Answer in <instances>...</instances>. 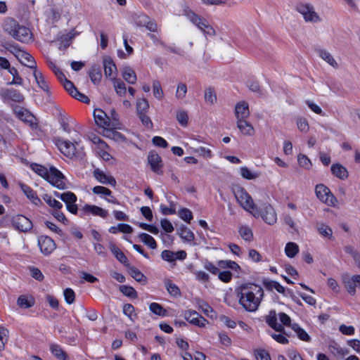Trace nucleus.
<instances>
[{
  "label": "nucleus",
  "mask_w": 360,
  "mask_h": 360,
  "mask_svg": "<svg viewBox=\"0 0 360 360\" xmlns=\"http://www.w3.org/2000/svg\"><path fill=\"white\" fill-rule=\"evenodd\" d=\"M94 178L103 184H108L113 187L116 186V180L112 176H107L103 171L100 169H96L94 171Z\"/></svg>",
  "instance_id": "nucleus-21"
},
{
  "label": "nucleus",
  "mask_w": 360,
  "mask_h": 360,
  "mask_svg": "<svg viewBox=\"0 0 360 360\" xmlns=\"http://www.w3.org/2000/svg\"><path fill=\"white\" fill-rule=\"evenodd\" d=\"M148 162L152 171L158 174H162L163 163L160 156L154 150L149 152Z\"/></svg>",
  "instance_id": "nucleus-14"
},
{
  "label": "nucleus",
  "mask_w": 360,
  "mask_h": 360,
  "mask_svg": "<svg viewBox=\"0 0 360 360\" xmlns=\"http://www.w3.org/2000/svg\"><path fill=\"white\" fill-rule=\"evenodd\" d=\"M11 224L15 229L24 233L30 231L33 227L32 221L22 214L13 217Z\"/></svg>",
  "instance_id": "nucleus-12"
},
{
  "label": "nucleus",
  "mask_w": 360,
  "mask_h": 360,
  "mask_svg": "<svg viewBox=\"0 0 360 360\" xmlns=\"http://www.w3.org/2000/svg\"><path fill=\"white\" fill-rule=\"evenodd\" d=\"M92 191L95 194H101L107 196H110L112 195V191L110 189L101 186H94Z\"/></svg>",
  "instance_id": "nucleus-60"
},
{
  "label": "nucleus",
  "mask_w": 360,
  "mask_h": 360,
  "mask_svg": "<svg viewBox=\"0 0 360 360\" xmlns=\"http://www.w3.org/2000/svg\"><path fill=\"white\" fill-rule=\"evenodd\" d=\"M94 117L96 124L99 127H110L114 126L106 113L101 109H96L94 111Z\"/></svg>",
  "instance_id": "nucleus-16"
},
{
  "label": "nucleus",
  "mask_w": 360,
  "mask_h": 360,
  "mask_svg": "<svg viewBox=\"0 0 360 360\" xmlns=\"http://www.w3.org/2000/svg\"><path fill=\"white\" fill-rule=\"evenodd\" d=\"M62 84L64 88L66 89V91H68L72 96H73V95L75 93H78V90L75 86L74 84L68 79H65V81L62 82Z\"/></svg>",
  "instance_id": "nucleus-59"
},
{
  "label": "nucleus",
  "mask_w": 360,
  "mask_h": 360,
  "mask_svg": "<svg viewBox=\"0 0 360 360\" xmlns=\"http://www.w3.org/2000/svg\"><path fill=\"white\" fill-rule=\"evenodd\" d=\"M237 127L243 135L253 136L255 134L253 126L246 119L237 120Z\"/></svg>",
  "instance_id": "nucleus-24"
},
{
  "label": "nucleus",
  "mask_w": 360,
  "mask_h": 360,
  "mask_svg": "<svg viewBox=\"0 0 360 360\" xmlns=\"http://www.w3.org/2000/svg\"><path fill=\"white\" fill-rule=\"evenodd\" d=\"M131 18L138 27H146L150 32H156L158 30L157 22L143 13H134Z\"/></svg>",
  "instance_id": "nucleus-11"
},
{
  "label": "nucleus",
  "mask_w": 360,
  "mask_h": 360,
  "mask_svg": "<svg viewBox=\"0 0 360 360\" xmlns=\"http://www.w3.org/2000/svg\"><path fill=\"white\" fill-rule=\"evenodd\" d=\"M17 304L21 308L27 309L34 304V300L33 297L29 299L26 295H22L18 298Z\"/></svg>",
  "instance_id": "nucleus-38"
},
{
  "label": "nucleus",
  "mask_w": 360,
  "mask_h": 360,
  "mask_svg": "<svg viewBox=\"0 0 360 360\" xmlns=\"http://www.w3.org/2000/svg\"><path fill=\"white\" fill-rule=\"evenodd\" d=\"M139 239L151 249L157 248V243L155 239L149 234L141 233L139 235Z\"/></svg>",
  "instance_id": "nucleus-39"
},
{
  "label": "nucleus",
  "mask_w": 360,
  "mask_h": 360,
  "mask_svg": "<svg viewBox=\"0 0 360 360\" xmlns=\"http://www.w3.org/2000/svg\"><path fill=\"white\" fill-rule=\"evenodd\" d=\"M30 167L35 173L43 177L56 188L60 190L67 188L65 176L56 167H51L50 169L48 170L44 166L37 163H32Z\"/></svg>",
  "instance_id": "nucleus-2"
},
{
  "label": "nucleus",
  "mask_w": 360,
  "mask_h": 360,
  "mask_svg": "<svg viewBox=\"0 0 360 360\" xmlns=\"http://www.w3.org/2000/svg\"><path fill=\"white\" fill-rule=\"evenodd\" d=\"M4 30L15 39L22 43H29L32 41V34L30 29L19 23L13 18H9L4 23Z\"/></svg>",
  "instance_id": "nucleus-3"
},
{
  "label": "nucleus",
  "mask_w": 360,
  "mask_h": 360,
  "mask_svg": "<svg viewBox=\"0 0 360 360\" xmlns=\"http://www.w3.org/2000/svg\"><path fill=\"white\" fill-rule=\"evenodd\" d=\"M266 323L269 327L273 328L277 332L285 333V328L283 326H290L291 319L284 312L276 313L275 310H271L269 314L265 317Z\"/></svg>",
  "instance_id": "nucleus-4"
},
{
  "label": "nucleus",
  "mask_w": 360,
  "mask_h": 360,
  "mask_svg": "<svg viewBox=\"0 0 360 360\" xmlns=\"http://www.w3.org/2000/svg\"><path fill=\"white\" fill-rule=\"evenodd\" d=\"M185 319L191 324L204 328L207 321L202 317L199 313L193 310H188L184 313Z\"/></svg>",
  "instance_id": "nucleus-15"
},
{
  "label": "nucleus",
  "mask_w": 360,
  "mask_h": 360,
  "mask_svg": "<svg viewBox=\"0 0 360 360\" xmlns=\"http://www.w3.org/2000/svg\"><path fill=\"white\" fill-rule=\"evenodd\" d=\"M343 281L348 292L354 295L356 292V287H360V275L347 276L344 277Z\"/></svg>",
  "instance_id": "nucleus-17"
},
{
  "label": "nucleus",
  "mask_w": 360,
  "mask_h": 360,
  "mask_svg": "<svg viewBox=\"0 0 360 360\" xmlns=\"http://www.w3.org/2000/svg\"><path fill=\"white\" fill-rule=\"evenodd\" d=\"M262 283L266 289L269 291H272L275 289L279 293L283 294L285 292V288L277 281L269 278H264Z\"/></svg>",
  "instance_id": "nucleus-27"
},
{
  "label": "nucleus",
  "mask_w": 360,
  "mask_h": 360,
  "mask_svg": "<svg viewBox=\"0 0 360 360\" xmlns=\"http://www.w3.org/2000/svg\"><path fill=\"white\" fill-rule=\"evenodd\" d=\"M42 198L50 207L55 210H60L63 207L61 202L52 198V197L48 194H44Z\"/></svg>",
  "instance_id": "nucleus-43"
},
{
  "label": "nucleus",
  "mask_w": 360,
  "mask_h": 360,
  "mask_svg": "<svg viewBox=\"0 0 360 360\" xmlns=\"http://www.w3.org/2000/svg\"><path fill=\"white\" fill-rule=\"evenodd\" d=\"M239 233L241 238L246 241H251L253 238L252 230L246 226H242L239 229Z\"/></svg>",
  "instance_id": "nucleus-44"
},
{
  "label": "nucleus",
  "mask_w": 360,
  "mask_h": 360,
  "mask_svg": "<svg viewBox=\"0 0 360 360\" xmlns=\"http://www.w3.org/2000/svg\"><path fill=\"white\" fill-rule=\"evenodd\" d=\"M165 285H166V288H167L168 292L171 295H173V296H179L180 295L181 292H180L179 288L177 287V285H176L175 284L172 283L170 281H167L165 283Z\"/></svg>",
  "instance_id": "nucleus-53"
},
{
  "label": "nucleus",
  "mask_w": 360,
  "mask_h": 360,
  "mask_svg": "<svg viewBox=\"0 0 360 360\" xmlns=\"http://www.w3.org/2000/svg\"><path fill=\"white\" fill-rule=\"evenodd\" d=\"M318 53H319V56L323 60H324L326 62H327L330 65H331L332 67H333L335 68H338V63L336 62V60L334 59L333 56L329 52H328L327 51L323 50V49H319L318 51Z\"/></svg>",
  "instance_id": "nucleus-35"
},
{
  "label": "nucleus",
  "mask_w": 360,
  "mask_h": 360,
  "mask_svg": "<svg viewBox=\"0 0 360 360\" xmlns=\"http://www.w3.org/2000/svg\"><path fill=\"white\" fill-rule=\"evenodd\" d=\"M316 197L323 203L329 206H335L337 199L330 189L323 184H318L315 188Z\"/></svg>",
  "instance_id": "nucleus-8"
},
{
  "label": "nucleus",
  "mask_w": 360,
  "mask_h": 360,
  "mask_svg": "<svg viewBox=\"0 0 360 360\" xmlns=\"http://www.w3.org/2000/svg\"><path fill=\"white\" fill-rule=\"evenodd\" d=\"M296 10L304 18L306 22H319L321 20L313 6L309 4H301L297 6Z\"/></svg>",
  "instance_id": "nucleus-10"
},
{
  "label": "nucleus",
  "mask_w": 360,
  "mask_h": 360,
  "mask_svg": "<svg viewBox=\"0 0 360 360\" xmlns=\"http://www.w3.org/2000/svg\"><path fill=\"white\" fill-rule=\"evenodd\" d=\"M103 67L105 75L110 77L114 72L117 70L116 65L113 63L112 58L109 56H105L103 58Z\"/></svg>",
  "instance_id": "nucleus-29"
},
{
  "label": "nucleus",
  "mask_w": 360,
  "mask_h": 360,
  "mask_svg": "<svg viewBox=\"0 0 360 360\" xmlns=\"http://www.w3.org/2000/svg\"><path fill=\"white\" fill-rule=\"evenodd\" d=\"M112 80L117 94L120 96H125L127 93V88L124 82L116 78H112Z\"/></svg>",
  "instance_id": "nucleus-36"
},
{
  "label": "nucleus",
  "mask_w": 360,
  "mask_h": 360,
  "mask_svg": "<svg viewBox=\"0 0 360 360\" xmlns=\"http://www.w3.org/2000/svg\"><path fill=\"white\" fill-rule=\"evenodd\" d=\"M55 143L60 151L68 158L74 156H81L82 148L79 146V141L74 140L73 142L65 141L59 138L55 139Z\"/></svg>",
  "instance_id": "nucleus-5"
},
{
  "label": "nucleus",
  "mask_w": 360,
  "mask_h": 360,
  "mask_svg": "<svg viewBox=\"0 0 360 360\" xmlns=\"http://www.w3.org/2000/svg\"><path fill=\"white\" fill-rule=\"evenodd\" d=\"M109 248L111 252L120 262L123 264L125 266H129V263L128 262V259L123 253V252H122V250L118 247H117L115 243H110L109 244Z\"/></svg>",
  "instance_id": "nucleus-22"
},
{
  "label": "nucleus",
  "mask_w": 360,
  "mask_h": 360,
  "mask_svg": "<svg viewBox=\"0 0 360 360\" xmlns=\"http://www.w3.org/2000/svg\"><path fill=\"white\" fill-rule=\"evenodd\" d=\"M177 233L184 240L187 242H191L195 238L194 233L184 225L177 229Z\"/></svg>",
  "instance_id": "nucleus-30"
},
{
  "label": "nucleus",
  "mask_w": 360,
  "mask_h": 360,
  "mask_svg": "<svg viewBox=\"0 0 360 360\" xmlns=\"http://www.w3.org/2000/svg\"><path fill=\"white\" fill-rule=\"evenodd\" d=\"M16 58L23 65L33 70L37 69V63L32 56L29 53L22 50L20 53H18Z\"/></svg>",
  "instance_id": "nucleus-19"
},
{
  "label": "nucleus",
  "mask_w": 360,
  "mask_h": 360,
  "mask_svg": "<svg viewBox=\"0 0 360 360\" xmlns=\"http://www.w3.org/2000/svg\"><path fill=\"white\" fill-rule=\"evenodd\" d=\"M84 210L86 212H90L94 215L100 216L103 218H105L108 215L107 211L96 205H86L84 207Z\"/></svg>",
  "instance_id": "nucleus-32"
},
{
  "label": "nucleus",
  "mask_w": 360,
  "mask_h": 360,
  "mask_svg": "<svg viewBox=\"0 0 360 360\" xmlns=\"http://www.w3.org/2000/svg\"><path fill=\"white\" fill-rule=\"evenodd\" d=\"M149 309L155 315L165 317L167 314V311L162 306L158 303L153 302L149 305Z\"/></svg>",
  "instance_id": "nucleus-40"
},
{
  "label": "nucleus",
  "mask_w": 360,
  "mask_h": 360,
  "mask_svg": "<svg viewBox=\"0 0 360 360\" xmlns=\"http://www.w3.org/2000/svg\"><path fill=\"white\" fill-rule=\"evenodd\" d=\"M297 128L303 132L308 131L309 127L307 120L305 118H300L297 121Z\"/></svg>",
  "instance_id": "nucleus-64"
},
{
  "label": "nucleus",
  "mask_w": 360,
  "mask_h": 360,
  "mask_svg": "<svg viewBox=\"0 0 360 360\" xmlns=\"http://www.w3.org/2000/svg\"><path fill=\"white\" fill-rule=\"evenodd\" d=\"M64 297H65V302L69 304L73 303V302L75 301V292L70 288H66L64 290Z\"/></svg>",
  "instance_id": "nucleus-63"
},
{
  "label": "nucleus",
  "mask_w": 360,
  "mask_h": 360,
  "mask_svg": "<svg viewBox=\"0 0 360 360\" xmlns=\"http://www.w3.org/2000/svg\"><path fill=\"white\" fill-rule=\"evenodd\" d=\"M291 328L296 333L298 338L303 341L309 342L311 340L310 336L308 333L297 323H293L291 326Z\"/></svg>",
  "instance_id": "nucleus-37"
},
{
  "label": "nucleus",
  "mask_w": 360,
  "mask_h": 360,
  "mask_svg": "<svg viewBox=\"0 0 360 360\" xmlns=\"http://www.w3.org/2000/svg\"><path fill=\"white\" fill-rule=\"evenodd\" d=\"M149 108V103L145 98L139 99L136 103L137 114L146 113Z\"/></svg>",
  "instance_id": "nucleus-46"
},
{
  "label": "nucleus",
  "mask_w": 360,
  "mask_h": 360,
  "mask_svg": "<svg viewBox=\"0 0 360 360\" xmlns=\"http://www.w3.org/2000/svg\"><path fill=\"white\" fill-rule=\"evenodd\" d=\"M176 120L181 126L186 127L188 124V116L187 112L184 110L177 111Z\"/></svg>",
  "instance_id": "nucleus-54"
},
{
  "label": "nucleus",
  "mask_w": 360,
  "mask_h": 360,
  "mask_svg": "<svg viewBox=\"0 0 360 360\" xmlns=\"http://www.w3.org/2000/svg\"><path fill=\"white\" fill-rule=\"evenodd\" d=\"M122 77L130 84H134L137 79L135 72L130 67L123 68Z\"/></svg>",
  "instance_id": "nucleus-31"
},
{
  "label": "nucleus",
  "mask_w": 360,
  "mask_h": 360,
  "mask_svg": "<svg viewBox=\"0 0 360 360\" xmlns=\"http://www.w3.org/2000/svg\"><path fill=\"white\" fill-rule=\"evenodd\" d=\"M235 115L237 120L247 119L250 116L248 103L245 101L238 103L235 108Z\"/></svg>",
  "instance_id": "nucleus-18"
},
{
  "label": "nucleus",
  "mask_w": 360,
  "mask_h": 360,
  "mask_svg": "<svg viewBox=\"0 0 360 360\" xmlns=\"http://www.w3.org/2000/svg\"><path fill=\"white\" fill-rule=\"evenodd\" d=\"M50 351L58 359L68 360L67 354L63 350L60 345L57 344H51L50 345Z\"/></svg>",
  "instance_id": "nucleus-33"
},
{
  "label": "nucleus",
  "mask_w": 360,
  "mask_h": 360,
  "mask_svg": "<svg viewBox=\"0 0 360 360\" xmlns=\"http://www.w3.org/2000/svg\"><path fill=\"white\" fill-rule=\"evenodd\" d=\"M250 213L255 217H261L263 220L269 225H273L276 222L277 215L274 207L268 203H265L261 208L256 206L250 211Z\"/></svg>",
  "instance_id": "nucleus-6"
},
{
  "label": "nucleus",
  "mask_w": 360,
  "mask_h": 360,
  "mask_svg": "<svg viewBox=\"0 0 360 360\" xmlns=\"http://www.w3.org/2000/svg\"><path fill=\"white\" fill-rule=\"evenodd\" d=\"M7 51L13 53L16 58L18 56V53L22 51L21 50L18 46L15 45L11 43L6 42L2 45Z\"/></svg>",
  "instance_id": "nucleus-55"
},
{
  "label": "nucleus",
  "mask_w": 360,
  "mask_h": 360,
  "mask_svg": "<svg viewBox=\"0 0 360 360\" xmlns=\"http://www.w3.org/2000/svg\"><path fill=\"white\" fill-rule=\"evenodd\" d=\"M187 18L194 25H195L200 30H202L205 34L212 36L214 34L215 31L211 25H210L207 21L203 18H201L197 14L193 11H188L186 13Z\"/></svg>",
  "instance_id": "nucleus-9"
},
{
  "label": "nucleus",
  "mask_w": 360,
  "mask_h": 360,
  "mask_svg": "<svg viewBox=\"0 0 360 360\" xmlns=\"http://www.w3.org/2000/svg\"><path fill=\"white\" fill-rule=\"evenodd\" d=\"M219 265L222 268H229L234 271H238L240 269V266L236 262L231 260H221L219 262Z\"/></svg>",
  "instance_id": "nucleus-52"
},
{
  "label": "nucleus",
  "mask_w": 360,
  "mask_h": 360,
  "mask_svg": "<svg viewBox=\"0 0 360 360\" xmlns=\"http://www.w3.org/2000/svg\"><path fill=\"white\" fill-rule=\"evenodd\" d=\"M33 75H34L36 82L38 84V86H39V88H41L43 91H44L46 93V94L49 96L50 91H49V85H48L47 82L46 81L42 72H41L40 71H38L37 69H35V70H34Z\"/></svg>",
  "instance_id": "nucleus-25"
},
{
  "label": "nucleus",
  "mask_w": 360,
  "mask_h": 360,
  "mask_svg": "<svg viewBox=\"0 0 360 360\" xmlns=\"http://www.w3.org/2000/svg\"><path fill=\"white\" fill-rule=\"evenodd\" d=\"M240 175L243 178L248 180L255 179L259 176L258 173L252 172L247 167H243L240 168Z\"/></svg>",
  "instance_id": "nucleus-50"
},
{
  "label": "nucleus",
  "mask_w": 360,
  "mask_h": 360,
  "mask_svg": "<svg viewBox=\"0 0 360 360\" xmlns=\"http://www.w3.org/2000/svg\"><path fill=\"white\" fill-rule=\"evenodd\" d=\"M1 95L4 100H11L16 103H22L24 101V96L14 89H5Z\"/></svg>",
  "instance_id": "nucleus-20"
},
{
  "label": "nucleus",
  "mask_w": 360,
  "mask_h": 360,
  "mask_svg": "<svg viewBox=\"0 0 360 360\" xmlns=\"http://www.w3.org/2000/svg\"><path fill=\"white\" fill-rule=\"evenodd\" d=\"M60 199L67 205L71 202H75L77 201V196L72 192L68 191L62 193Z\"/></svg>",
  "instance_id": "nucleus-51"
},
{
  "label": "nucleus",
  "mask_w": 360,
  "mask_h": 360,
  "mask_svg": "<svg viewBox=\"0 0 360 360\" xmlns=\"http://www.w3.org/2000/svg\"><path fill=\"white\" fill-rule=\"evenodd\" d=\"M233 192L237 201L245 210L250 212L255 208L252 197L244 188L238 187Z\"/></svg>",
  "instance_id": "nucleus-7"
},
{
  "label": "nucleus",
  "mask_w": 360,
  "mask_h": 360,
  "mask_svg": "<svg viewBox=\"0 0 360 360\" xmlns=\"http://www.w3.org/2000/svg\"><path fill=\"white\" fill-rule=\"evenodd\" d=\"M179 215L181 219L187 223H190L193 219V214L191 211L187 208H183L179 210Z\"/></svg>",
  "instance_id": "nucleus-56"
},
{
  "label": "nucleus",
  "mask_w": 360,
  "mask_h": 360,
  "mask_svg": "<svg viewBox=\"0 0 360 360\" xmlns=\"http://www.w3.org/2000/svg\"><path fill=\"white\" fill-rule=\"evenodd\" d=\"M285 252L290 258H293L299 252V246L293 242H289L285 248Z\"/></svg>",
  "instance_id": "nucleus-41"
},
{
  "label": "nucleus",
  "mask_w": 360,
  "mask_h": 360,
  "mask_svg": "<svg viewBox=\"0 0 360 360\" xmlns=\"http://www.w3.org/2000/svg\"><path fill=\"white\" fill-rule=\"evenodd\" d=\"M205 99L206 102L212 104L216 100L217 97L214 94V90L211 88L207 89L205 91Z\"/></svg>",
  "instance_id": "nucleus-62"
},
{
  "label": "nucleus",
  "mask_w": 360,
  "mask_h": 360,
  "mask_svg": "<svg viewBox=\"0 0 360 360\" xmlns=\"http://www.w3.org/2000/svg\"><path fill=\"white\" fill-rule=\"evenodd\" d=\"M195 302L206 316H209L210 313L213 311L212 308L204 300L200 298H196Z\"/></svg>",
  "instance_id": "nucleus-49"
},
{
  "label": "nucleus",
  "mask_w": 360,
  "mask_h": 360,
  "mask_svg": "<svg viewBox=\"0 0 360 360\" xmlns=\"http://www.w3.org/2000/svg\"><path fill=\"white\" fill-rule=\"evenodd\" d=\"M239 304L249 312L256 311L264 297L263 288L255 283H247L236 289Z\"/></svg>",
  "instance_id": "nucleus-1"
},
{
  "label": "nucleus",
  "mask_w": 360,
  "mask_h": 360,
  "mask_svg": "<svg viewBox=\"0 0 360 360\" xmlns=\"http://www.w3.org/2000/svg\"><path fill=\"white\" fill-rule=\"evenodd\" d=\"M319 233L326 238L331 239L333 238L332 229L325 224H321L317 227Z\"/></svg>",
  "instance_id": "nucleus-47"
},
{
  "label": "nucleus",
  "mask_w": 360,
  "mask_h": 360,
  "mask_svg": "<svg viewBox=\"0 0 360 360\" xmlns=\"http://www.w3.org/2000/svg\"><path fill=\"white\" fill-rule=\"evenodd\" d=\"M130 276L134 278L137 282L145 284L146 283V277L138 269L134 266H127Z\"/></svg>",
  "instance_id": "nucleus-34"
},
{
  "label": "nucleus",
  "mask_w": 360,
  "mask_h": 360,
  "mask_svg": "<svg viewBox=\"0 0 360 360\" xmlns=\"http://www.w3.org/2000/svg\"><path fill=\"white\" fill-rule=\"evenodd\" d=\"M285 335L289 336V335H288L285 332V333H281L280 334H276V333L271 334V337L274 340H275L276 342H278L281 344H283V345L288 344L289 342L288 338Z\"/></svg>",
  "instance_id": "nucleus-61"
},
{
  "label": "nucleus",
  "mask_w": 360,
  "mask_h": 360,
  "mask_svg": "<svg viewBox=\"0 0 360 360\" xmlns=\"http://www.w3.org/2000/svg\"><path fill=\"white\" fill-rule=\"evenodd\" d=\"M38 245L41 253L44 255H49L56 248L54 240L51 238L45 236L39 238Z\"/></svg>",
  "instance_id": "nucleus-13"
},
{
  "label": "nucleus",
  "mask_w": 360,
  "mask_h": 360,
  "mask_svg": "<svg viewBox=\"0 0 360 360\" xmlns=\"http://www.w3.org/2000/svg\"><path fill=\"white\" fill-rule=\"evenodd\" d=\"M8 72L13 76V80L8 83V84H18L21 85L22 84V79L18 75V72L16 68L12 67L9 68Z\"/></svg>",
  "instance_id": "nucleus-48"
},
{
  "label": "nucleus",
  "mask_w": 360,
  "mask_h": 360,
  "mask_svg": "<svg viewBox=\"0 0 360 360\" xmlns=\"http://www.w3.org/2000/svg\"><path fill=\"white\" fill-rule=\"evenodd\" d=\"M89 75L91 81L94 84H99L102 78V72L100 66L97 65H92L89 69Z\"/></svg>",
  "instance_id": "nucleus-28"
},
{
  "label": "nucleus",
  "mask_w": 360,
  "mask_h": 360,
  "mask_svg": "<svg viewBox=\"0 0 360 360\" xmlns=\"http://www.w3.org/2000/svg\"><path fill=\"white\" fill-rule=\"evenodd\" d=\"M119 289L122 293L128 297L134 299L138 296L136 291L131 286L122 285L120 286Z\"/></svg>",
  "instance_id": "nucleus-42"
},
{
  "label": "nucleus",
  "mask_w": 360,
  "mask_h": 360,
  "mask_svg": "<svg viewBox=\"0 0 360 360\" xmlns=\"http://www.w3.org/2000/svg\"><path fill=\"white\" fill-rule=\"evenodd\" d=\"M20 187L25 195L29 198L34 204L39 205L41 202V200L38 198L36 192H34L30 186L22 183L20 184Z\"/></svg>",
  "instance_id": "nucleus-26"
},
{
  "label": "nucleus",
  "mask_w": 360,
  "mask_h": 360,
  "mask_svg": "<svg viewBox=\"0 0 360 360\" xmlns=\"http://www.w3.org/2000/svg\"><path fill=\"white\" fill-rule=\"evenodd\" d=\"M187 93V86L186 84L179 83L177 85L176 91V97L179 99H182L186 96Z\"/></svg>",
  "instance_id": "nucleus-58"
},
{
  "label": "nucleus",
  "mask_w": 360,
  "mask_h": 360,
  "mask_svg": "<svg viewBox=\"0 0 360 360\" xmlns=\"http://www.w3.org/2000/svg\"><path fill=\"white\" fill-rule=\"evenodd\" d=\"M330 169H331L332 174L335 176H336L337 178H338L341 180L346 179L349 176L347 169L341 164H339V163L333 164L331 166Z\"/></svg>",
  "instance_id": "nucleus-23"
},
{
  "label": "nucleus",
  "mask_w": 360,
  "mask_h": 360,
  "mask_svg": "<svg viewBox=\"0 0 360 360\" xmlns=\"http://www.w3.org/2000/svg\"><path fill=\"white\" fill-rule=\"evenodd\" d=\"M153 91L154 96L158 100H162L164 97L163 91L162 89V86L160 82L158 80H155L153 82Z\"/></svg>",
  "instance_id": "nucleus-45"
},
{
  "label": "nucleus",
  "mask_w": 360,
  "mask_h": 360,
  "mask_svg": "<svg viewBox=\"0 0 360 360\" xmlns=\"http://www.w3.org/2000/svg\"><path fill=\"white\" fill-rule=\"evenodd\" d=\"M299 165L309 169L311 167V162L310 160L304 155L300 154L297 158Z\"/></svg>",
  "instance_id": "nucleus-57"
}]
</instances>
